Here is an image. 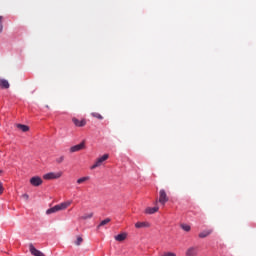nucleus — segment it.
Wrapping results in <instances>:
<instances>
[{"instance_id": "obj_1", "label": "nucleus", "mask_w": 256, "mask_h": 256, "mask_svg": "<svg viewBox=\"0 0 256 256\" xmlns=\"http://www.w3.org/2000/svg\"><path fill=\"white\" fill-rule=\"evenodd\" d=\"M71 203H73V201L69 200V201L57 204V205L53 206L52 208H49L46 211V215H51L53 213H57L58 211H65V209H67V207L71 206Z\"/></svg>"}, {"instance_id": "obj_2", "label": "nucleus", "mask_w": 256, "mask_h": 256, "mask_svg": "<svg viewBox=\"0 0 256 256\" xmlns=\"http://www.w3.org/2000/svg\"><path fill=\"white\" fill-rule=\"evenodd\" d=\"M61 177H63L62 171L49 172V173L43 175V179H45L46 181H51L53 179H61Z\"/></svg>"}, {"instance_id": "obj_3", "label": "nucleus", "mask_w": 256, "mask_h": 256, "mask_svg": "<svg viewBox=\"0 0 256 256\" xmlns=\"http://www.w3.org/2000/svg\"><path fill=\"white\" fill-rule=\"evenodd\" d=\"M107 159H109V154H104L102 157L96 160V163L91 166V169H97V167H101V165H103L104 161H107Z\"/></svg>"}, {"instance_id": "obj_4", "label": "nucleus", "mask_w": 256, "mask_h": 256, "mask_svg": "<svg viewBox=\"0 0 256 256\" xmlns=\"http://www.w3.org/2000/svg\"><path fill=\"white\" fill-rule=\"evenodd\" d=\"M167 201H169V197H167V192H165V189H161L159 191V203H161V205H165Z\"/></svg>"}, {"instance_id": "obj_5", "label": "nucleus", "mask_w": 256, "mask_h": 256, "mask_svg": "<svg viewBox=\"0 0 256 256\" xmlns=\"http://www.w3.org/2000/svg\"><path fill=\"white\" fill-rule=\"evenodd\" d=\"M30 184L33 187H39V186L43 185V179L41 177H39V176H33L30 179Z\"/></svg>"}, {"instance_id": "obj_6", "label": "nucleus", "mask_w": 256, "mask_h": 256, "mask_svg": "<svg viewBox=\"0 0 256 256\" xmlns=\"http://www.w3.org/2000/svg\"><path fill=\"white\" fill-rule=\"evenodd\" d=\"M85 149V141H82L80 144L72 146L70 148V153H77V151H83Z\"/></svg>"}, {"instance_id": "obj_7", "label": "nucleus", "mask_w": 256, "mask_h": 256, "mask_svg": "<svg viewBox=\"0 0 256 256\" xmlns=\"http://www.w3.org/2000/svg\"><path fill=\"white\" fill-rule=\"evenodd\" d=\"M29 251L31 253V255L34 256H45V254L39 250H37V248H35V246H33V244H29Z\"/></svg>"}, {"instance_id": "obj_8", "label": "nucleus", "mask_w": 256, "mask_h": 256, "mask_svg": "<svg viewBox=\"0 0 256 256\" xmlns=\"http://www.w3.org/2000/svg\"><path fill=\"white\" fill-rule=\"evenodd\" d=\"M72 123H74L75 127H85L87 125V120H79L77 118H72Z\"/></svg>"}, {"instance_id": "obj_9", "label": "nucleus", "mask_w": 256, "mask_h": 256, "mask_svg": "<svg viewBox=\"0 0 256 256\" xmlns=\"http://www.w3.org/2000/svg\"><path fill=\"white\" fill-rule=\"evenodd\" d=\"M198 253L199 250L197 249V247H190L186 251V256H197Z\"/></svg>"}, {"instance_id": "obj_10", "label": "nucleus", "mask_w": 256, "mask_h": 256, "mask_svg": "<svg viewBox=\"0 0 256 256\" xmlns=\"http://www.w3.org/2000/svg\"><path fill=\"white\" fill-rule=\"evenodd\" d=\"M157 211H159V206L148 207L145 209L146 215H153V214L157 213Z\"/></svg>"}, {"instance_id": "obj_11", "label": "nucleus", "mask_w": 256, "mask_h": 256, "mask_svg": "<svg viewBox=\"0 0 256 256\" xmlns=\"http://www.w3.org/2000/svg\"><path fill=\"white\" fill-rule=\"evenodd\" d=\"M213 233V230H204L199 234L200 239H205V237H209Z\"/></svg>"}, {"instance_id": "obj_12", "label": "nucleus", "mask_w": 256, "mask_h": 256, "mask_svg": "<svg viewBox=\"0 0 256 256\" xmlns=\"http://www.w3.org/2000/svg\"><path fill=\"white\" fill-rule=\"evenodd\" d=\"M116 241H125L127 239V233H121L114 237Z\"/></svg>"}, {"instance_id": "obj_13", "label": "nucleus", "mask_w": 256, "mask_h": 256, "mask_svg": "<svg viewBox=\"0 0 256 256\" xmlns=\"http://www.w3.org/2000/svg\"><path fill=\"white\" fill-rule=\"evenodd\" d=\"M17 129H20L23 133H27L29 131V126L25 124H16Z\"/></svg>"}, {"instance_id": "obj_14", "label": "nucleus", "mask_w": 256, "mask_h": 256, "mask_svg": "<svg viewBox=\"0 0 256 256\" xmlns=\"http://www.w3.org/2000/svg\"><path fill=\"white\" fill-rule=\"evenodd\" d=\"M0 87H2V89H9V81L5 79H0Z\"/></svg>"}, {"instance_id": "obj_15", "label": "nucleus", "mask_w": 256, "mask_h": 256, "mask_svg": "<svg viewBox=\"0 0 256 256\" xmlns=\"http://www.w3.org/2000/svg\"><path fill=\"white\" fill-rule=\"evenodd\" d=\"M89 179H91V177L85 176V177L79 178L76 183L78 185H83V183H87V181H89Z\"/></svg>"}, {"instance_id": "obj_16", "label": "nucleus", "mask_w": 256, "mask_h": 256, "mask_svg": "<svg viewBox=\"0 0 256 256\" xmlns=\"http://www.w3.org/2000/svg\"><path fill=\"white\" fill-rule=\"evenodd\" d=\"M93 215H94L93 212H90V213H87V214L82 215V216L80 217V219H81L82 221H87V219H92Z\"/></svg>"}, {"instance_id": "obj_17", "label": "nucleus", "mask_w": 256, "mask_h": 256, "mask_svg": "<svg viewBox=\"0 0 256 256\" xmlns=\"http://www.w3.org/2000/svg\"><path fill=\"white\" fill-rule=\"evenodd\" d=\"M136 229H142V227H149V223L147 222H137L135 224Z\"/></svg>"}, {"instance_id": "obj_18", "label": "nucleus", "mask_w": 256, "mask_h": 256, "mask_svg": "<svg viewBox=\"0 0 256 256\" xmlns=\"http://www.w3.org/2000/svg\"><path fill=\"white\" fill-rule=\"evenodd\" d=\"M108 223H111V218H106L105 220L101 221L100 224L98 225L99 227H105Z\"/></svg>"}, {"instance_id": "obj_19", "label": "nucleus", "mask_w": 256, "mask_h": 256, "mask_svg": "<svg viewBox=\"0 0 256 256\" xmlns=\"http://www.w3.org/2000/svg\"><path fill=\"white\" fill-rule=\"evenodd\" d=\"M180 227H181V229H183V231H186L187 233H189V231H191V226H189L187 224H181Z\"/></svg>"}, {"instance_id": "obj_20", "label": "nucleus", "mask_w": 256, "mask_h": 256, "mask_svg": "<svg viewBox=\"0 0 256 256\" xmlns=\"http://www.w3.org/2000/svg\"><path fill=\"white\" fill-rule=\"evenodd\" d=\"M92 117H95L96 119H99L100 121L103 120V116L97 112H93Z\"/></svg>"}, {"instance_id": "obj_21", "label": "nucleus", "mask_w": 256, "mask_h": 256, "mask_svg": "<svg viewBox=\"0 0 256 256\" xmlns=\"http://www.w3.org/2000/svg\"><path fill=\"white\" fill-rule=\"evenodd\" d=\"M83 243V238L81 236H77V240L75 241V245L79 246Z\"/></svg>"}, {"instance_id": "obj_22", "label": "nucleus", "mask_w": 256, "mask_h": 256, "mask_svg": "<svg viewBox=\"0 0 256 256\" xmlns=\"http://www.w3.org/2000/svg\"><path fill=\"white\" fill-rule=\"evenodd\" d=\"M63 161H65V156H60L56 159V163H63Z\"/></svg>"}, {"instance_id": "obj_23", "label": "nucleus", "mask_w": 256, "mask_h": 256, "mask_svg": "<svg viewBox=\"0 0 256 256\" xmlns=\"http://www.w3.org/2000/svg\"><path fill=\"white\" fill-rule=\"evenodd\" d=\"M3 191H5V188H3V182L0 181V195H3Z\"/></svg>"}, {"instance_id": "obj_24", "label": "nucleus", "mask_w": 256, "mask_h": 256, "mask_svg": "<svg viewBox=\"0 0 256 256\" xmlns=\"http://www.w3.org/2000/svg\"><path fill=\"white\" fill-rule=\"evenodd\" d=\"M162 256H177V254H175L173 252H166Z\"/></svg>"}, {"instance_id": "obj_25", "label": "nucleus", "mask_w": 256, "mask_h": 256, "mask_svg": "<svg viewBox=\"0 0 256 256\" xmlns=\"http://www.w3.org/2000/svg\"><path fill=\"white\" fill-rule=\"evenodd\" d=\"M3 20V16H0V33L3 31V23L1 22Z\"/></svg>"}, {"instance_id": "obj_26", "label": "nucleus", "mask_w": 256, "mask_h": 256, "mask_svg": "<svg viewBox=\"0 0 256 256\" xmlns=\"http://www.w3.org/2000/svg\"><path fill=\"white\" fill-rule=\"evenodd\" d=\"M22 199H25V201H29V195L28 194H23Z\"/></svg>"}, {"instance_id": "obj_27", "label": "nucleus", "mask_w": 256, "mask_h": 256, "mask_svg": "<svg viewBox=\"0 0 256 256\" xmlns=\"http://www.w3.org/2000/svg\"><path fill=\"white\" fill-rule=\"evenodd\" d=\"M3 173V170H0V175Z\"/></svg>"}]
</instances>
